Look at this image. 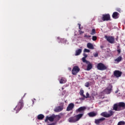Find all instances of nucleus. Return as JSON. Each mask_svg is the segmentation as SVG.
I'll return each mask as SVG.
<instances>
[{
    "label": "nucleus",
    "instance_id": "obj_32",
    "mask_svg": "<svg viewBox=\"0 0 125 125\" xmlns=\"http://www.w3.org/2000/svg\"><path fill=\"white\" fill-rule=\"evenodd\" d=\"M84 38H91V36L85 34L84 36Z\"/></svg>",
    "mask_w": 125,
    "mask_h": 125
},
{
    "label": "nucleus",
    "instance_id": "obj_2",
    "mask_svg": "<svg viewBox=\"0 0 125 125\" xmlns=\"http://www.w3.org/2000/svg\"><path fill=\"white\" fill-rule=\"evenodd\" d=\"M121 108H125V103L120 102L113 105V110L114 111H121Z\"/></svg>",
    "mask_w": 125,
    "mask_h": 125
},
{
    "label": "nucleus",
    "instance_id": "obj_1",
    "mask_svg": "<svg viewBox=\"0 0 125 125\" xmlns=\"http://www.w3.org/2000/svg\"><path fill=\"white\" fill-rule=\"evenodd\" d=\"M83 116V113L79 114L74 116H71L68 118V122L72 124L77 123V122H79V121L81 120Z\"/></svg>",
    "mask_w": 125,
    "mask_h": 125
},
{
    "label": "nucleus",
    "instance_id": "obj_22",
    "mask_svg": "<svg viewBox=\"0 0 125 125\" xmlns=\"http://www.w3.org/2000/svg\"><path fill=\"white\" fill-rule=\"evenodd\" d=\"M44 118V115L42 114H39L37 117L38 120H43Z\"/></svg>",
    "mask_w": 125,
    "mask_h": 125
},
{
    "label": "nucleus",
    "instance_id": "obj_5",
    "mask_svg": "<svg viewBox=\"0 0 125 125\" xmlns=\"http://www.w3.org/2000/svg\"><path fill=\"white\" fill-rule=\"evenodd\" d=\"M108 113H107V112H104L101 114V116L102 117H104V118H110V117H112L114 114V112L112 110H109L108 111Z\"/></svg>",
    "mask_w": 125,
    "mask_h": 125
},
{
    "label": "nucleus",
    "instance_id": "obj_33",
    "mask_svg": "<svg viewBox=\"0 0 125 125\" xmlns=\"http://www.w3.org/2000/svg\"><path fill=\"white\" fill-rule=\"evenodd\" d=\"M94 57H97L98 56V53H96L95 54H93Z\"/></svg>",
    "mask_w": 125,
    "mask_h": 125
},
{
    "label": "nucleus",
    "instance_id": "obj_10",
    "mask_svg": "<svg viewBox=\"0 0 125 125\" xmlns=\"http://www.w3.org/2000/svg\"><path fill=\"white\" fill-rule=\"evenodd\" d=\"M122 74L123 72L120 70H115L113 72V75L116 78H120V77L122 76Z\"/></svg>",
    "mask_w": 125,
    "mask_h": 125
},
{
    "label": "nucleus",
    "instance_id": "obj_6",
    "mask_svg": "<svg viewBox=\"0 0 125 125\" xmlns=\"http://www.w3.org/2000/svg\"><path fill=\"white\" fill-rule=\"evenodd\" d=\"M97 68L98 70H100V71L107 70V66L101 62H100L97 64Z\"/></svg>",
    "mask_w": 125,
    "mask_h": 125
},
{
    "label": "nucleus",
    "instance_id": "obj_8",
    "mask_svg": "<svg viewBox=\"0 0 125 125\" xmlns=\"http://www.w3.org/2000/svg\"><path fill=\"white\" fill-rule=\"evenodd\" d=\"M104 38L109 43H114V42H115V38L112 36H107V35H105Z\"/></svg>",
    "mask_w": 125,
    "mask_h": 125
},
{
    "label": "nucleus",
    "instance_id": "obj_45",
    "mask_svg": "<svg viewBox=\"0 0 125 125\" xmlns=\"http://www.w3.org/2000/svg\"><path fill=\"white\" fill-rule=\"evenodd\" d=\"M62 90H64V87L62 88Z\"/></svg>",
    "mask_w": 125,
    "mask_h": 125
},
{
    "label": "nucleus",
    "instance_id": "obj_43",
    "mask_svg": "<svg viewBox=\"0 0 125 125\" xmlns=\"http://www.w3.org/2000/svg\"><path fill=\"white\" fill-rule=\"evenodd\" d=\"M68 70H69V71H71V70H72V69H71L70 67H69V68H68Z\"/></svg>",
    "mask_w": 125,
    "mask_h": 125
},
{
    "label": "nucleus",
    "instance_id": "obj_26",
    "mask_svg": "<svg viewBox=\"0 0 125 125\" xmlns=\"http://www.w3.org/2000/svg\"><path fill=\"white\" fill-rule=\"evenodd\" d=\"M96 34V31H95V29H92V31L90 33V35H92V36H93Z\"/></svg>",
    "mask_w": 125,
    "mask_h": 125
},
{
    "label": "nucleus",
    "instance_id": "obj_9",
    "mask_svg": "<svg viewBox=\"0 0 125 125\" xmlns=\"http://www.w3.org/2000/svg\"><path fill=\"white\" fill-rule=\"evenodd\" d=\"M102 20L103 21H109L111 20L109 14H103L102 17Z\"/></svg>",
    "mask_w": 125,
    "mask_h": 125
},
{
    "label": "nucleus",
    "instance_id": "obj_15",
    "mask_svg": "<svg viewBox=\"0 0 125 125\" xmlns=\"http://www.w3.org/2000/svg\"><path fill=\"white\" fill-rule=\"evenodd\" d=\"M62 110H63V106H59L56 107V109H54V111L56 112V113H58L59 112H61Z\"/></svg>",
    "mask_w": 125,
    "mask_h": 125
},
{
    "label": "nucleus",
    "instance_id": "obj_25",
    "mask_svg": "<svg viewBox=\"0 0 125 125\" xmlns=\"http://www.w3.org/2000/svg\"><path fill=\"white\" fill-rule=\"evenodd\" d=\"M85 58H83L82 61L83 63H85L86 64H88V63H89V62H88V61H86Z\"/></svg>",
    "mask_w": 125,
    "mask_h": 125
},
{
    "label": "nucleus",
    "instance_id": "obj_17",
    "mask_svg": "<svg viewBox=\"0 0 125 125\" xmlns=\"http://www.w3.org/2000/svg\"><path fill=\"white\" fill-rule=\"evenodd\" d=\"M67 82V79L66 78L62 77L60 80V83H66Z\"/></svg>",
    "mask_w": 125,
    "mask_h": 125
},
{
    "label": "nucleus",
    "instance_id": "obj_18",
    "mask_svg": "<svg viewBox=\"0 0 125 125\" xmlns=\"http://www.w3.org/2000/svg\"><path fill=\"white\" fill-rule=\"evenodd\" d=\"M82 49H79L77 50L75 52V56H78L80 55V54L82 53Z\"/></svg>",
    "mask_w": 125,
    "mask_h": 125
},
{
    "label": "nucleus",
    "instance_id": "obj_44",
    "mask_svg": "<svg viewBox=\"0 0 125 125\" xmlns=\"http://www.w3.org/2000/svg\"><path fill=\"white\" fill-rule=\"evenodd\" d=\"M26 93L24 94V95L22 97L23 98H24V97L26 96Z\"/></svg>",
    "mask_w": 125,
    "mask_h": 125
},
{
    "label": "nucleus",
    "instance_id": "obj_13",
    "mask_svg": "<svg viewBox=\"0 0 125 125\" xmlns=\"http://www.w3.org/2000/svg\"><path fill=\"white\" fill-rule=\"evenodd\" d=\"M112 88H113L112 86L110 85V86L107 87L106 89H105L104 92L107 94H109L111 93V91H112Z\"/></svg>",
    "mask_w": 125,
    "mask_h": 125
},
{
    "label": "nucleus",
    "instance_id": "obj_24",
    "mask_svg": "<svg viewBox=\"0 0 125 125\" xmlns=\"http://www.w3.org/2000/svg\"><path fill=\"white\" fill-rule=\"evenodd\" d=\"M83 93H84V91H83V90H81L80 92V94L81 96H83V97H85V95H84V94H83Z\"/></svg>",
    "mask_w": 125,
    "mask_h": 125
},
{
    "label": "nucleus",
    "instance_id": "obj_36",
    "mask_svg": "<svg viewBox=\"0 0 125 125\" xmlns=\"http://www.w3.org/2000/svg\"><path fill=\"white\" fill-rule=\"evenodd\" d=\"M78 26L79 30H82V28L81 27V23H78Z\"/></svg>",
    "mask_w": 125,
    "mask_h": 125
},
{
    "label": "nucleus",
    "instance_id": "obj_14",
    "mask_svg": "<svg viewBox=\"0 0 125 125\" xmlns=\"http://www.w3.org/2000/svg\"><path fill=\"white\" fill-rule=\"evenodd\" d=\"M75 107V104L73 103H70L68 104L66 110L67 111H71V110H73V108Z\"/></svg>",
    "mask_w": 125,
    "mask_h": 125
},
{
    "label": "nucleus",
    "instance_id": "obj_3",
    "mask_svg": "<svg viewBox=\"0 0 125 125\" xmlns=\"http://www.w3.org/2000/svg\"><path fill=\"white\" fill-rule=\"evenodd\" d=\"M56 120V121H59L60 120V116L59 115H55L53 114L51 116H46L45 119V123H47V121H49L50 122H53Z\"/></svg>",
    "mask_w": 125,
    "mask_h": 125
},
{
    "label": "nucleus",
    "instance_id": "obj_35",
    "mask_svg": "<svg viewBox=\"0 0 125 125\" xmlns=\"http://www.w3.org/2000/svg\"><path fill=\"white\" fill-rule=\"evenodd\" d=\"M79 32L80 33V35H82V34H83V31H82V30H79Z\"/></svg>",
    "mask_w": 125,
    "mask_h": 125
},
{
    "label": "nucleus",
    "instance_id": "obj_41",
    "mask_svg": "<svg viewBox=\"0 0 125 125\" xmlns=\"http://www.w3.org/2000/svg\"><path fill=\"white\" fill-rule=\"evenodd\" d=\"M100 47H101V48H103L104 47V46H102V45H101V46H100Z\"/></svg>",
    "mask_w": 125,
    "mask_h": 125
},
{
    "label": "nucleus",
    "instance_id": "obj_4",
    "mask_svg": "<svg viewBox=\"0 0 125 125\" xmlns=\"http://www.w3.org/2000/svg\"><path fill=\"white\" fill-rule=\"evenodd\" d=\"M24 107V103L23 102V100H21L19 103L16 106V107L14 109V111H16V113H17L22 108Z\"/></svg>",
    "mask_w": 125,
    "mask_h": 125
},
{
    "label": "nucleus",
    "instance_id": "obj_34",
    "mask_svg": "<svg viewBox=\"0 0 125 125\" xmlns=\"http://www.w3.org/2000/svg\"><path fill=\"white\" fill-rule=\"evenodd\" d=\"M83 56H84V58H86L87 57V55L85 53L83 54Z\"/></svg>",
    "mask_w": 125,
    "mask_h": 125
},
{
    "label": "nucleus",
    "instance_id": "obj_19",
    "mask_svg": "<svg viewBox=\"0 0 125 125\" xmlns=\"http://www.w3.org/2000/svg\"><path fill=\"white\" fill-rule=\"evenodd\" d=\"M87 47L89 49H94V47L91 43H87Z\"/></svg>",
    "mask_w": 125,
    "mask_h": 125
},
{
    "label": "nucleus",
    "instance_id": "obj_29",
    "mask_svg": "<svg viewBox=\"0 0 125 125\" xmlns=\"http://www.w3.org/2000/svg\"><path fill=\"white\" fill-rule=\"evenodd\" d=\"M97 40V37L96 36H92V41H95Z\"/></svg>",
    "mask_w": 125,
    "mask_h": 125
},
{
    "label": "nucleus",
    "instance_id": "obj_38",
    "mask_svg": "<svg viewBox=\"0 0 125 125\" xmlns=\"http://www.w3.org/2000/svg\"><path fill=\"white\" fill-rule=\"evenodd\" d=\"M117 51L118 52L119 54L121 53V49H119L117 50Z\"/></svg>",
    "mask_w": 125,
    "mask_h": 125
},
{
    "label": "nucleus",
    "instance_id": "obj_27",
    "mask_svg": "<svg viewBox=\"0 0 125 125\" xmlns=\"http://www.w3.org/2000/svg\"><path fill=\"white\" fill-rule=\"evenodd\" d=\"M125 125V121H120L118 122L117 125Z\"/></svg>",
    "mask_w": 125,
    "mask_h": 125
},
{
    "label": "nucleus",
    "instance_id": "obj_7",
    "mask_svg": "<svg viewBox=\"0 0 125 125\" xmlns=\"http://www.w3.org/2000/svg\"><path fill=\"white\" fill-rule=\"evenodd\" d=\"M80 71V67H79V66H75L73 67L72 69V74L74 76H76V75H77V74H78V73H79Z\"/></svg>",
    "mask_w": 125,
    "mask_h": 125
},
{
    "label": "nucleus",
    "instance_id": "obj_31",
    "mask_svg": "<svg viewBox=\"0 0 125 125\" xmlns=\"http://www.w3.org/2000/svg\"><path fill=\"white\" fill-rule=\"evenodd\" d=\"M85 86H86V87H89V82H87L86 83H85Z\"/></svg>",
    "mask_w": 125,
    "mask_h": 125
},
{
    "label": "nucleus",
    "instance_id": "obj_30",
    "mask_svg": "<svg viewBox=\"0 0 125 125\" xmlns=\"http://www.w3.org/2000/svg\"><path fill=\"white\" fill-rule=\"evenodd\" d=\"M90 97L89 96V93L88 92L86 93V96L84 97V98H89Z\"/></svg>",
    "mask_w": 125,
    "mask_h": 125
},
{
    "label": "nucleus",
    "instance_id": "obj_16",
    "mask_svg": "<svg viewBox=\"0 0 125 125\" xmlns=\"http://www.w3.org/2000/svg\"><path fill=\"white\" fill-rule=\"evenodd\" d=\"M119 15H120V14H119V13L117 12H113L112 15V18H113L114 19H118V18H119Z\"/></svg>",
    "mask_w": 125,
    "mask_h": 125
},
{
    "label": "nucleus",
    "instance_id": "obj_23",
    "mask_svg": "<svg viewBox=\"0 0 125 125\" xmlns=\"http://www.w3.org/2000/svg\"><path fill=\"white\" fill-rule=\"evenodd\" d=\"M122 56H119L116 59H115L114 61L119 63V62H121V61H122Z\"/></svg>",
    "mask_w": 125,
    "mask_h": 125
},
{
    "label": "nucleus",
    "instance_id": "obj_12",
    "mask_svg": "<svg viewBox=\"0 0 125 125\" xmlns=\"http://www.w3.org/2000/svg\"><path fill=\"white\" fill-rule=\"evenodd\" d=\"M105 119L104 117H102V118H100L98 119H95V124L96 125H99L100 123L102 122H103V121H105Z\"/></svg>",
    "mask_w": 125,
    "mask_h": 125
},
{
    "label": "nucleus",
    "instance_id": "obj_40",
    "mask_svg": "<svg viewBox=\"0 0 125 125\" xmlns=\"http://www.w3.org/2000/svg\"><path fill=\"white\" fill-rule=\"evenodd\" d=\"M85 98L84 97H83V98H81L80 99V100H84V99Z\"/></svg>",
    "mask_w": 125,
    "mask_h": 125
},
{
    "label": "nucleus",
    "instance_id": "obj_39",
    "mask_svg": "<svg viewBox=\"0 0 125 125\" xmlns=\"http://www.w3.org/2000/svg\"><path fill=\"white\" fill-rule=\"evenodd\" d=\"M56 125V123H53L48 124V125Z\"/></svg>",
    "mask_w": 125,
    "mask_h": 125
},
{
    "label": "nucleus",
    "instance_id": "obj_21",
    "mask_svg": "<svg viewBox=\"0 0 125 125\" xmlns=\"http://www.w3.org/2000/svg\"><path fill=\"white\" fill-rule=\"evenodd\" d=\"M88 115L90 117H95L97 114L95 112H91L88 113Z\"/></svg>",
    "mask_w": 125,
    "mask_h": 125
},
{
    "label": "nucleus",
    "instance_id": "obj_42",
    "mask_svg": "<svg viewBox=\"0 0 125 125\" xmlns=\"http://www.w3.org/2000/svg\"><path fill=\"white\" fill-rule=\"evenodd\" d=\"M101 103H102V102H99V105H101Z\"/></svg>",
    "mask_w": 125,
    "mask_h": 125
},
{
    "label": "nucleus",
    "instance_id": "obj_11",
    "mask_svg": "<svg viewBox=\"0 0 125 125\" xmlns=\"http://www.w3.org/2000/svg\"><path fill=\"white\" fill-rule=\"evenodd\" d=\"M86 110V106H81L76 110V113H82L83 114L84 111Z\"/></svg>",
    "mask_w": 125,
    "mask_h": 125
},
{
    "label": "nucleus",
    "instance_id": "obj_28",
    "mask_svg": "<svg viewBox=\"0 0 125 125\" xmlns=\"http://www.w3.org/2000/svg\"><path fill=\"white\" fill-rule=\"evenodd\" d=\"M83 52H87V53H89V52H90V50L89 49L85 48L83 50Z\"/></svg>",
    "mask_w": 125,
    "mask_h": 125
},
{
    "label": "nucleus",
    "instance_id": "obj_20",
    "mask_svg": "<svg viewBox=\"0 0 125 125\" xmlns=\"http://www.w3.org/2000/svg\"><path fill=\"white\" fill-rule=\"evenodd\" d=\"M87 64H88L87 66V71H89L90 70H91V69H92V64L90 63V62Z\"/></svg>",
    "mask_w": 125,
    "mask_h": 125
},
{
    "label": "nucleus",
    "instance_id": "obj_37",
    "mask_svg": "<svg viewBox=\"0 0 125 125\" xmlns=\"http://www.w3.org/2000/svg\"><path fill=\"white\" fill-rule=\"evenodd\" d=\"M117 11H118V12H121V11H122V10H121V9L120 8H118L117 9Z\"/></svg>",
    "mask_w": 125,
    "mask_h": 125
}]
</instances>
